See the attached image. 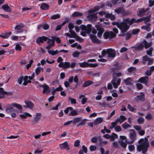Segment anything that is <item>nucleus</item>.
<instances>
[{
  "mask_svg": "<svg viewBox=\"0 0 154 154\" xmlns=\"http://www.w3.org/2000/svg\"><path fill=\"white\" fill-rule=\"evenodd\" d=\"M134 19H130L129 18L124 19L123 21L117 24V27L121 30V34L119 35L120 36L124 37L125 34L124 33L129 29L130 26L133 24Z\"/></svg>",
  "mask_w": 154,
  "mask_h": 154,
  "instance_id": "f257e3e1",
  "label": "nucleus"
},
{
  "mask_svg": "<svg viewBox=\"0 0 154 154\" xmlns=\"http://www.w3.org/2000/svg\"><path fill=\"white\" fill-rule=\"evenodd\" d=\"M116 52L114 49L109 48L106 50H103L102 51V55H99V57L100 59L98 60L100 62H105L106 61L105 59L102 58L103 57H109L113 58L116 56Z\"/></svg>",
  "mask_w": 154,
  "mask_h": 154,
  "instance_id": "f03ea898",
  "label": "nucleus"
},
{
  "mask_svg": "<svg viewBox=\"0 0 154 154\" xmlns=\"http://www.w3.org/2000/svg\"><path fill=\"white\" fill-rule=\"evenodd\" d=\"M139 144L137 146V150L139 151H142L144 154L147 151V148L149 147V143L148 139L145 137L144 139H140L138 141Z\"/></svg>",
  "mask_w": 154,
  "mask_h": 154,
  "instance_id": "7ed1b4c3",
  "label": "nucleus"
},
{
  "mask_svg": "<svg viewBox=\"0 0 154 154\" xmlns=\"http://www.w3.org/2000/svg\"><path fill=\"white\" fill-rule=\"evenodd\" d=\"M76 63L75 62H72L71 63L69 62H62L59 64L58 66L64 69L69 68H73L76 67Z\"/></svg>",
  "mask_w": 154,
  "mask_h": 154,
  "instance_id": "20e7f679",
  "label": "nucleus"
},
{
  "mask_svg": "<svg viewBox=\"0 0 154 154\" xmlns=\"http://www.w3.org/2000/svg\"><path fill=\"white\" fill-rule=\"evenodd\" d=\"M69 116H78L79 115V113L76 110L73 109L72 107H68L66 109L64 110V112L65 114H67L69 112Z\"/></svg>",
  "mask_w": 154,
  "mask_h": 154,
  "instance_id": "39448f33",
  "label": "nucleus"
},
{
  "mask_svg": "<svg viewBox=\"0 0 154 154\" xmlns=\"http://www.w3.org/2000/svg\"><path fill=\"white\" fill-rule=\"evenodd\" d=\"M130 131L129 137L131 140L130 141H128V144H131L134 143L136 139V134L134 130L132 129L130 130Z\"/></svg>",
  "mask_w": 154,
  "mask_h": 154,
  "instance_id": "423d86ee",
  "label": "nucleus"
},
{
  "mask_svg": "<svg viewBox=\"0 0 154 154\" xmlns=\"http://www.w3.org/2000/svg\"><path fill=\"white\" fill-rule=\"evenodd\" d=\"M143 60L142 63L145 64L147 62V64L148 65L152 64L153 63V59L149 58L147 55H145L142 57Z\"/></svg>",
  "mask_w": 154,
  "mask_h": 154,
  "instance_id": "0eeeda50",
  "label": "nucleus"
},
{
  "mask_svg": "<svg viewBox=\"0 0 154 154\" xmlns=\"http://www.w3.org/2000/svg\"><path fill=\"white\" fill-rule=\"evenodd\" d=\"M120 138L121 139L119 141V143L120 145L123 148H125L127 146V144L128 142L126 140V137L124 136H120Z\"/></svg>",
  "mask_w": 154,
  "mask_h": 154,
  "instance_id": "6e6552de",
  "label": "nucleus"
},
{
  "mask_svg": "<svg viewBox=\"0 0 154 154\" xmlns=\"http://www.w3.org/2000/svg\"><path fill=\"white\" fill-rule=\"evenodd\" d=\"M91 27L92 25L91 24H88L87 26L82 25H81L80 28L82 30L85 31L87 33L89 34L91 32Z\"/></svg>",
  "mask_w": 154,
  "mask_h": 154,
  "instance_id": "1a4fd4ad",
  "label": "nucleus"
},
{
  "mask_svg": "<svg viewBox=\"0 0 154 154\" xmlns=\"http://www.w3.org/2000/svg\"><path fill=\"white\" fill-rule=\"evenodd\" d=\"M24 27V25L22 23H19L17 24L14 27V29L16 30V33H21L23 32V30L22 29Z\"/></svg>",
  "mask_w": 154,
  "mask_h": 154,
  "instance_id": "9d476101",
  "label": "nucleus"
},
{
  "mask_svg": "<svg viewBox=\"0 0 154 154\" xmlns=\"http://www.w3.org/2000/svg\"><path fill=\"white\" fill-rule=\"evenodd\" d=\"M114 75L115 74H113V77L112 80L111 82V83L112 84L114 88H116L120 85L121 82V79H120L119 78L116 81V78L114 77Z\"/></svg>",
  "mask_w": 154,
  "mask_h": 154,
  "instance_id": "9b49d317",
  "label": "nucleus"
},
{
  "mask_svg": "<svg viewBox=\"0 0 154 154\" xmlns=\"http://www.w3.org/2000/svg\"><path fill=\"white\" fill-rule=\"evenodd\" d=\"M116 35L112 31L105 32L103 34L104 38L105 39H108L109 38H114L115 37Z\"/></svg>",
  "mask_w": 154,
  "mask_h": 154,
  "instance_id": "f8f14e48",
  "label": "nucleus"
},
{
  "mask_svg": "<svg viewBox=\"0 0 154 154\" xmlns=\"http://www.w3.org/2000/svg\"><path fill=\"white\" fill-rule=\"evenodd\" d=\"M115 11L117 14H121L123 16H125L129 14V13L128 12L125 11L123 8H119L117 9H115Z\"/></svg>",
  "mask_w": 154,
  "mask_h": 154,
  "instance_id": "ddd939ff",
  "label": "nucleus"
},
{
  "mask_svg": "<svg viewBox=\"0 0 154 154\" xmlns=\"http://www.w3.org/2000/svg\"><path fill=\"white\" fill-rule=\"evenodd\" d=\"M149 80V78L146 76H145L140 78L138 82L141 83H144L146 86H148V83Z\"/></svg>",
  "mask_w": 154,
  "mask_h": 154,
  "instance_id": "4468645a",
  "label": "nucleus"
},
{
  "mask_svg": "<svg viewBox=\"0 0 154 154\" xmlns=\"http://www.w3.org/2000/svg\"><path fill=\"white\" fill-rule=\"evenodd\" d=\"M97 14H89L87 17V19L91 22H94L96 21L97 19Z\"/></svg>",
  "mask_w": 154,
  "mask_h": 154,
  "instance_id": "2eb2a0df",
  "label": "nucleus"
},
{
  "mask_svg": "<svg viewBox=\"0 0 154 154\" xmlns=\"http://www.w3.org/2000/svg\"><path fill=\"white\" fill-rule=\"evenodd\" d=\"M145 94L143 92H141L140 94L137 96L135 98V100L137 101H143L145 100Z\"/></svg>",
  "mask_w": 154,
  "mask_h": 154,
  "instance_id": "dca6fc26",
  "label": "nucleus"
},
{
  "mask_svg": "<svg viewBox=\"0 0 154 154\" xmlns=\"http://www.w3.org/2000/svg\"><path fill=\"white\" fill-rule=\"evenodd\" d=\"M96 28H97V30L98 31L97 35L98 37L101 38L102 34L104 32V29L103 28L101 27L100 26L97 25Z\"/></svg>",
  "mask_w": 154,
  "mask_h": 154,
  "instance_id": "f3484780",
  "label": "nucleus"
},
{
  "mask_svg": "<svg viewBox=\"0 0 154 154\" xmlns=\"http://www.w3.org/2000/svg\"><path fill=\"white\" fill-rule=\"evenodd\" d=\"M59 146L61 150L66 149L67 150H69L70 149L68 143L67 142H65L62 144H60Z\"/></svg>",
  "mask_w": 154,
  "mask_h": 154,
  "instance_id": "a211bd4d",
  "label": "nucleus"
},
{
  "mask_svg": "<svg viewBox=\"0 0 154 154\" xmlns=\"http://www.w3.org/2000/svg\"><path fill=\"white\" fill-rule=\"evenodd\" d=\"M41 116V115L40 113H36L33 121V124H35L37 123L40 119Z\"/></svg>",
  "mask_w": 154,
  "mask_h": 154,
  "instance_id": "6ab92c4d",
  "label": "nucleus"
},
{
  "mask_svg": "<svg viewBox=\"0 0 154 154\" xmlns=\"http://www.w3.org/2000/svg\"><path fill=\"white\" fill-rule=\"evenodd\" d=\"M40 87L43 88L42 91L43 94H44L46 92L48 93L49 91V87L45 83L42 85H40Z\"/></svg>",
  "mask_w": 154,
  "mask_h": 154,
  "instance_id": "aec40b11",
  "label": "nucleus"
},
{
  "mask_svg": "<svg viewBox=\"0 0 154 154\" xmlns=\"http://www.w3.org/2000/svg\"><path fill=\"white\" fill-rule=\"evenodd\" d=\"M90 36L92 42L93 43L98 44L100 43V40H99L95 35H90Z\"/></svg>",
  "mask_w": 154,
  "mask_h": 154,
  "instance_id": "412c9836",
  "label": "nucleus"
},
{
  "mask_svg": "<svg viewBox=\"0 0 154 154\" xmlns=\"http://www.w3.org/2000/svg\"><path fill=\"white\" fill-rule=\"evenodd\" d=\"M47 39V38L45 36L39 37L37 39L36 42L38 44L40 45V43H43L44 41H46Z\"/></svg>",
  "mask_w": 154,
  "mask_h": 154,
  "instance_id": "4be33fe9",
  "label": "nucleus"
},
{
  "mask_svg": "<svg viewBox=\"0 0 154 154\" xmlns=\"http://www.w3.org/2000/svg\"><path fill=\"white\" fill-rule=\"evenodd\" d=\"M127 118L126 117L123 115H121L119 116V117L116 120L118 123L121 124Z\"/></svg>",
  "mask_w": 154,
  "mask_h": 154,
  "instance_id": "5701e85b",
  "label": "nucleus"
},
{
  "mask_svg": "<svg viewBox=\"0 0 154 154\" xmlns=\"http://www.w3.org/2000/svg\"><path fill=\"white\" fill-rule=\"evenodd\" d=\"M73 76H72L70 77L69 79L68 82L67 81H65L64 83V85L67 88L68 87L69 85V83H72L73 82Z\"/></svg>",
  "mask_w": 154,
  "mask_h": 154,
  "instance_id": "b1692460",
  "label": "nucleus"
},
{
  "mask_svg": "<svg viewBox=\"0 0 154 154\" xmlns=\"http://www.w3.org/2000/svg\"><path fill=\"white\" fill-rule=\"evenodd\" d=\"M3 9L5 11L10 12L11 11V9L8 6V4H5L2 6Z\"/></svg>",
  "mask_w": 154,
  "mask_h": 154,
  "instance_id": "393cba45",
  "label": "nucleus"
},
{
  "mask_svg": "<svg viewBox=\"0 0 154 154\" xmlns=\"http://www.w3.org/2000/svg\"><path fill=\"white\" fill-rule=\"evenodd\" d=\"M20 118L21 119H26L27 117H31L32 116L29 113L25 112L23 114H20Z\"/></svg>",
  "mask_w": 154,
  "mask_h": 154,
  "instance_id": "a878e982",
  "label": "nucleus"
},
{
  "mask_svg": "<svg viewBox=\"0 0 154 154\" xmlns=\"http://www.w3.org/2000/svg\"><path fill=\"white\" fill-rule=\"evenodd\" d=\"M103 121V119L102 118L99 117L95 119L94 122V125H98L100 124Z\"/></svg>",
  "mask_w": 154,
  "mask_h": 154,
  "instance_id": "bb28decb",
  "label": "nucleus"
},
{
  "mask_svg": "<svg viewBox=\"0 0 154 154\" xmlns=\"http://www.w3.org/2000/svg\"><path fill=\"white\" fill-rule=\"evenodd\" d=\"M25 102L27 107L31 109L33 108V104L31 102L26 100L25 101Z\"/></svg>",
  "mask_w": 154,
  "mask_h": 154,
  "instance_id": "cd10ccee",
  "label": "nucleus"
},
{
  "mask_svg": "<svg viewBox=\"0 0 154 154\" xmlns=\"http://www.w3.org/2000/svg\"><path fill=\"white\" fill-rule=\"evenodd\" d=\"M143 43L144 45V47L145 48H147L151 46L152 42H148L145 39L143 41Z\"/></svg>",
  "mask_w": 154,
  "mask_h": 154,
  "instance_id": "c85d7f7f",
  "label": "nucleus"
},
{
  "mask_svg": "<svg viewBox=\"0 0 154 154\" xmlns=\"http://www.w3.org/2000/svg\"><path fill=\"white\" fill-rule=\"evenodd\" d=\"M8 106L9 107H7L6 109V112L8 113H10L12 112H15L16 110L13 108L10 107L11 105L9 104Z\"/></svg>",
  "mask_w": 154,
  "mask_h": 154,
  "instance_id": "c756f323",
  "label": "nucleus"
},
{
  "mask_svg": "<svg viewBox=\"0 0 154 154\" xmlns=\"http://www.w3.org/2000/svg\"><path fill=\"white\" fill-rule=\"evenodd\" d=\"M150 24L149 23H147L146 26H143L141 27L142 29L146 30L148 32L150 31L151 29L150 27Z\"/></svg>",
  "mask_w": 154,
  "mask_h": 154,
  "instance_id": "7c9ffc66",
  "label": "nucleus"
},
{
  "mask_svg": "<svg viewBox=\"0 0 154 154\" xmlns=\"http://www.w3.org/2000/svg\"><path fill=\"white\" fill-rule=\"evenodd\" d=\"M132 80L130 78H128L125 79L124 81V82L126 85H128L132 84Z\"/></svg>",
  "mask_w": 154,
  "mask_h": 154,
  "instance_id": "2f4dec72",
  "label": "nucleus"
},
{
  "mask_svg": "<svg viewBox=\"0 0 154 154\" xmlns=\"http://www.w3.org/2000/svg\"><path fill=\"white\" fill-rule=\"evenodd\" d=\"M11 32H9L7 33H5L4 34H2L0 35V37L4 38H7L11 35Z\"/></svg>",
  "mask_w": 154,
  "mask_h": 154,
  "instance_id": "473e14b6",
  "label": "nucleus"
},
{
  "mask_svg": "<svg viewBox=\"0 0 154 154\" xmlns=\"http://www.w3.org/2000/svg\"><path fill=\"white\" fill-rule=\"evenodd\" d=\"M6 94H7L4 91L3 89L0 88V99L3 98L4 95Z\"/></svg>",
  "mask_w": 154,
  "mask_h": 154,
  "instance_id": "72a5a7b5",
  "label": "nucleus"
},
{
  "mask_svg": "<svg viewBox=\"0 0 154 154\" xmlns=\"http://www.w3.org/2000/svg\"><path fill=\"white\" fill-rule=\"evenodd\" d=\"M43 70L44 69L43 68H42L40 67H37L35 70L36 75H38L40 73L41 71L43 72Z\"/></svg>",
  "mask_w": 154,
  "mask_h": 154,
  "instance_id": "f704fd0d",
  "label": "nucleus"
},
{
  "mask_svg": "<svg viewBox=\"0 0 154 154\" xmlns=\"http://www.w3.org/2000/svg\"><path fill=\"white\" fill-rule=\"evenodd\" d=\"M32 79V78L30 76H28L26 75L23 78V80L25 81H26L28 83H30L31 82V80Z\"/></svg>",
  "mask_w": 154,
  "mask_h": 154,
  "instance_id": "c9c22d12",
  "label": "nucleus"
},
{
  "mask_svg": "<svg viewBox=\"0 0 154 154\" xmlns=\"http://www.w3.org/2000/svg\"><path fill=\"white\" fill-rule=\"evenodd\" d=\"M88 63L86 62L79 63V65L81 67H88Z\"/></svg>",
  "mask_w": 154,
  "mask_h": 154,
  "instance_id": "e433bc0d",
  "label": "nucleus"
},
{
  "mask_svg": "<svg viewBox=\"0 0 154 154\" xmlns=\"http://www.w3.org/2000/svg\"><path fill=\"white\" fill-rule=\"evenodd\" d=\"M49 7L48 5L46 3L42 4L40 7L43 10H46Z\"/></svg>",
  "mask_w": 154,
  "mask_h": 154,
  "instance_id": "4c0bfd02",
  "label": "nucleus"
},
{
  "mask_svg": "<svg viewBox=\"0 0 154 154\" xmlns=\"http://www.w3.org/2000/svg\"><path fill=\"white\" fill-rule=\"evenodd\" d=\"M48 52L50 54H51L52 55H54L57 54L59 53L57 50L54 51L53 50H48Z\"/></svg>",
  "mask_w": 154,
  "mask_h": 154,
  "instance_id": "58836bf2",
  "label": "nucleus"
},
{
  "mask_svg": "<svg viewBox=\"0 0 154 154\" xmlns=\"http://www.w3.org/2000/svg\"><path fill=\"white\" fill-rule=\"evenodd\" d=\"M105 16L106 17L109 18L112 20H114L115 19V16L111 14H106Z\"/></svg>",
  "mask_w": 154,
  "mask_h": 154,
  "instance_id": "ea45409f",
  "label": "nucleus"
},
{
  "mask_svg": "<svg viewBox=\"0 0 154 154\" xmlns=\"http://www.w3.org/2000/svg\"><path fill=\"white\" fill-rule=\"evenodd\" d=\"M93 83V82L90 81H85L83 85V87H86L88 86Z\"/></svg>",
  "mask_w": 154,
  "mask_h": 154,
  "instance_id": "a19ab883",
  "label": "nucleus"
},
{
  "mask_svg": "<svg viewBox=\"0 0 154 154\" xmlns=\"http://www.w3.org/2000/svg\"><path fill=\"white\" fill-rule=\"evenodd\" d=\"M72 48L76 47L78 49H81L82 48V46L80 45H78L77 43H75L71 45Z\"/></svg>",
  "mask_w": 154,
  "mask_h": 154,
  "instance_id": "79ce46f5",
  "label": "nucleus"
},
{
  "mask_svg": "<svg viewBox=\"0 0 154 154\" xmlns=\"http://www.w3.org/2000/svg\"><path fill=\"white\" fill-rule=\"evenodd\" d=\"M60 17V16L59 14H56L52 15L50 17V19L52 20H55L59 18Z\"/></svg>",
  "mask_w": 154,
  "mask_h": 154,
  "instance_id": "37998d69",
  "label": "nucleus"
},
{
  "mask_svg": "<svg viewBox=\"0 0 154 154\" xmlns=\"http://www.w3.org/2000/svg\"><path fill=\"white\" fill-rule=\"evenodd\" d=\"M82 14L80 12H75L73 13L72 16L73 17H80L82 15Z\"/></svg>",
  "mask_w": 154,
  "mask_h": 154,
  "instance_id": "c03bdc74",
  "label": "nucleus"
},
{
  "mask_svg": "<svg viewBox=\"0 0 154 154\" xmlns=\"http://www.w3.org/2000/svg\"><path fill=\"white\" fill-rule=\"evenodd\" d=\"M69 32L71 34V35L70 36V37L74 38H76L77 37L78 35L74 32L72 30H71L69 31Z\"/></svg>",
  "mask_w": 154,
  "mask_h": 154,
  "instance_id": "a18cd8bd",
  "label": "nucleus"
},
{
  "mask_svg": "<svg viewBox=\"0 0 154 154\" xmlns=\"http://www.w3.org/2000/svg\"><path fill=\"white\" fill-rule=\"evenodd\" d=\"M143 44H140L135 47V49L138 51L142 50L143 49Z\"/></svg>",
  "mask_w": 154,
  "mask_h": 154,
  "instance_id": "49530a36",
  "label": "nucleus"
},
{
  "mask_svg": "<svg viewBox=\"0 0 154 154\" xmlns=\"http://www.w3.org/2000/svg\"><path fill=\"white\" fill-rule=\"evenodd\" d=\"M127 108L128 109H129L130 111L134 112H136V109L134 108L133 107H132L131 105L130 104H128L127 106Z\"/></svg>",
  "mask_w": 154,
  "mask_h": 154,
  "instance_id": "de8ad7c7",
  "label": "nucleus"
},
{
  "mask_svg": "<svg viewBox=\"0 0 154 154\" xmlns=\"http://www.w3.org/2000/svg\"><path fill=\"white\" fill-rule=\"evenodd\" d=\"M122 127L124 129H126L128 128H131V126L126 122H125L122 125Z\"/></svg>",
  "mask_w": 154,
  "mask_h": 154,
  "instance_id": "09e8293b",
  "label": "nucleus"
},
{
  "mask_svg": "<svg viewBox=\"0 0 154 154\" xmlns=\"http://www.w3.org/2000/svg\"><path fill=\"white\" fill-rule=\"evenodd\" d=\"M81 119V117H77L74 119L72 122L74 124H75L79 122Z\"/></svg>",
  "mask_w": 154,
  "mask_h": 154,
  "instance_id": "8fccbe9b",
  "label": "nucleus"
},
{
  "mask_svg": "<svg viewBox=\"0 0 154 154\" xmlns=\"http://www.w3.org/2000/svg\"><path fill=\"white\" fill-rule=\"evenodd\" d=\"M110 136V140L111 141H114L115 138H117V134L114 133H113Z\"/></svg>",
  "mask_w": 154,
  "mask_h": 154,
  "instance_id": "3c124183",
  "label": "nucleus"
},
{
  "mask_svg": "<svg viewBox=\"0 0 154 154\" xmlns=\"http://www.w3.org/2000/svg\"><path fill=\"white\" fill-rule=\"evenodd\" d=\"M144 121V119L142 117H140L137 119V122L139 124H142Z\"/></svg>",
  "mask_w": 154,
  "mask_h": 154,
  "instance_id": "603ef678",
  "label": "nucleus"
},
{
  "mask_svg": "<svg viewBox=\"0 0 154 154\" xmlns=\"http://www.w3.org/2000/svg\"><path fill=\"white\" fill-rule=\"evenodd\" d=\"M147 11H145L144 9H142L139 11L138 15L140 16H143Z\"/></svg>",
  "mask_w": 154,
  "mask_h": 154,
  "instance_id": "864d4df0",
  "label": "nucleus"
},
{
  "mask_svg": "<svg viewBox=\"0 0 154 154\" xmlns=\"http://www.w3.org/2000/svg\"><path fill=\"white\" fill-rule=\"evenodd\" d=\"M153 50V48L152 47L150 48L149 50L146 51V54H147L152 56V51Z\"/></svg>",
  "mask_w": 154,
  "mask_h": 154,
  "instance_id": "5fc2aeb1",
  "label": "nucleus"
},
{
  "mask_svg": "<svg viewBox=\"0 0 154 154\" xmlns=\"http://www.w3.org/2000/svg\"><path fill=\"white\" fill-rule=\"evenodd\" d=\"M68 101H70L71 104H75L76 103V100L74 99L71 98V97H69L68 98Z\"/></svg>",
  "mask_w": 154,
  "mask_h": 154,
  "instance_id": "6e6d98bb",
  "label": "nucleus"
},
{
  "mask_svg": "<svg viewBox=\"0 0 154 154\" xmlns=\"http://www.w3.org/2000/svg\"><path fill=\"white\" fill-rule=\"evenodd\" d=\"M47 42L49 44V46H53L54 45V42L53 40L48 39Z\"/></svg>",
  "mask_w": 154,
  "mask_h": 154,
  "instance_id": "4d7b16f0",
  "label": "nucleus"
},
{
  "mask_svg": "<svg viewBox=\"0 0 154 154\" xmlns=\"http://www.w3.org/2000/svg\"><path fill=\"white\" fill-rule=\"evenodd\" d=\"M12 105L14 107L17 108L19 109H22V107L20 105L16 103H12Z\"/></svg>",
  "mask_w": 154,
  "mask_h": 154,
  "instance_id": "13d9d810",
  "label": "nucleus"
},
{
  "mask_svg": "<svg viewBox=\"0 0 154 154\" xmlns=\"http://www.w3.org/2000/svg\"><path fill=\"white\" fill-rule=\"evenodd\" d=\"M142 21H144L145 23L149 21L150 20V17H143L142 18Z\"/></svg>",
  "mask_w": 154,
  "mask_h": 154,
  "instance_id": "bf43d9fd",
  "label": "nucleus"
},
{
  "mask_svg": "<svg viewBox=\"0 0 154 154\" xmlns=\"http://www.w3.org/2000/svg\"><path fill=\"white\" fill-rule=\"evenodd\" d=\"M81 53L78 51H75L72 54V56L74 57H79Z\"/></svg>",
  "mask_w": 154,
  "mask_h": 154,
  "instance_id": "052dcab7",
  "label": "nucleus"
},
{
  "mask_svg": "<svg viewBox=\"0 0 154 154\" xmlns=\"http://www.w3.org/2000/svg\"><path fill=\"white\" fill-rule=\"evenodd\" d=\"M99 104L100 105L102 106L104 108H106L107 106H109V104L108 103H101L99 102Z\"/></svg>",
  "mask_w": 154,
  "mask_h": 154,
  "instance_id": "680f3d73",
  "label": "nucleus"
},
{
  "mask_svg": "<svg viewBox=\"0 0 154 154\" xmlns=\"http://www.w3.org/2000/svg\"><path fill=\"white\" fill-rule=\"evenodd\" d=\"M15 48L16 50L20 51L22 49V47L20 46V45L19 43H17L16 44Z\"/></svg>",
  "mask_w": 154,
  "mask_h": 154,
  "instance_id": "e2e57ef3",
  "label": "nucleus"
},
{
  "mask_svg": "<svg viewBox=\"0 0 154 154\" xmlns=\"http://www.w3.org/2000/svg\"><path fill=\"white\" fill-rule=\"evenodd\" d=\"M115 130L117 132H120L122 130V128L119 126H117L114 128Z\"/></svg>",
  "mask_w": 154,
  "mask_h": 154,
  "instance_id": "0e129e2a",
  "label": "nucleus"
},
{
  "mask_svg": "<svg viewBox=\"0 0 154 154\" xmlns=\"http://www.w3.org/2000/svg\"><path fill=\"white\" fill-rule=\"evenodd\" d=\"M140 29H135L132 30V33L133 35H135L137 34L139 32Z\"/></svg>",
  "mask_w": 154,
  "mask_h": 154,
  "instance_id": "69168bd1",
  "label": "nucleus"
},
{
  "mask_svg": "<svg viewBox=\"0 0 154 154\" xmlns=\"http://www.w3.org/2000/svg\"><path fill=\"white\" fill-rule=\"evenodd\" d=\"M134 128L137 131H139L141 129V127L139 125H134Z\"/></svg>",
  "mask_w": 154,
  "mask_h": 154,
  "instance_id": "338daca9",
  "label": "nucleus"
},
{
  "mask_svg": "<svg viewBox=\"0 0 154 154\" xmlns=\"http://www.w3.org/2000/svg\"><path fill=\"white\" fill-rule=\"evenodd\" d=\"M74 27V26L72 23H69L68 25V28L69 30V31L72 30V29H73Z\"/></svg>",
  "mask_w": 154,
  "mask_h": 154,
  "instance_id": "774afa93",
  "label": "nucleus"
}]
</instances>
